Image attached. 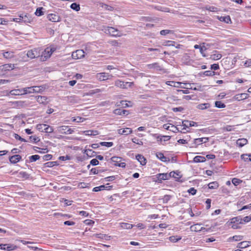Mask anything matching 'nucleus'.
<instances>
[{"label": "nucleus", "mask_w": 251, "mask_h": 251, "mask_svg": "<svg viewBox=\"0 0 251 251\" xmlns=\"http://www.w3.org/2000/svg\"><path fill=\"white\" fill-rule=\"evenodd\" d=\"M136 159L140 163V164L144 166L146 164V159L141 154H137L136 155Z\"/></svg>", "instance_id": "23"}, {"label": "nucleus", "mask_w": 251, "mask_h": 251, "mask_svg": "<svg viewBox=\"0 0 251 251\" xmlns=\"http://www.w3.org/2000/svg\"><path fill=\"white\" fill-rule=\"evenodd\" d=\"M127 83H126V82L120 80H117L115 82V85L116 86L122 89H127Z\"/></svg>", "instance_id": "17"}, {"label": "nucleus", "mask_w": 251, "mask_h": 251, "mask_svg": "<svg viewBox=\"0 0 251 251\" xmlns=\"http://www.w3.org/2000/svg\"><path fill=\"white\" fill-rule=\"evenodd\" d=\"M22 158V157L19 154L13 155L9 158V161L11 163L15 164L19 162Z\"/></svg>", "instance_id": "21"}, {"label": "nucleus", "mask_w": 251, "mask_h": 251, "mask_svg": "<svg viewBox=\"0 0 251 251\" xmlns=\"http://www.w3.org/2000/svg\"><path fill=\"white\" fill-rule=\"evenodd\" d=\"M83 120H84V118H83L82 117H78L77 118L73 117L72 118V120L73 122H77V123L82 122L83 121Z\"/></svg>", "instance_id": "58"}, {"label": "nucleus", "mask_w": 251, "mask_h": 251, "mask_svg": "<svg viewBox=\"0 0 251 251\" xmlns=\"http://www.w3.org/2000/svg\"><path fill=\"white\" fill-rule=\"evenodd\" d=\"M122 158L118 156H113L111 158V161L115 163V166L122 168H125L126 164L125 162H122Z\"/></svg>", "instance_id": "3"}, {"label": "nucleus", "mask_w": 251, "mask_h": 251, "mask_svg": "<svg viewBox=\"0 0 251 251\" xmlns=\"http://www.w3.org/2000/svg\"><path fill=\"white\" fill-rule=\"evenodd\" d=\"M182 124V126H184L182 129L183 130H185L187 127L197 126L198 125L197 123L193 121H189L188 120L183 121Z\"/></svg>", "instance_id": "9"}, {"label": "nucleus", "mask_w": 251, "mask_h": 251, "mask_svg": "<svg viewBox=\"0 0 251 251\" xmlns=\"http://www.w3.org/2000/svg\"><path fill=\"white\" fill-rule=\"evenodd\" d=\"M222 56V55L220 53H215L211 54L210 58L214 60H217L221 59Z\"/></svg>", "instance_id": "39"}, {"label": "nucleus", "mask_w": 251, "mask_h": 251, "mask_svg": "<svg viewBox=\"0 0 251 251\" xmlns=\"http://www.w3.org/2000/svg\"><path fill=\"white\" fill-rule=\"evenodd\" d=\"M68 128V126H61L58 127V132L61 134H64V132H66V130Z\"/></svg>", "instance_id": "45"}, {"label": "nucleus", "mask_w": 251, "mask_h": 251, "mask_svg": "<svg viewBox=\"0 0 251 251\" xmlns=\"http://www.w3.org/2000/svg\"><path fill=\"white\" fill-rule=\"evenodd\" d=\"M208 188L211 189H216L218 187V183L216 181L210 182L208 185Z\"/></svg>", "instance_id": "40"}, {"label": "nucleus", "mask_w": 251, "mask_h": 251, "mask_svg": "<svg viewBox=\"0 0 251 251\" xmlns=\"http://www.w3.org/2000/svg\"><path fill=\"white\" fill-rule=\"evenodd\" d=\"M111 188L112 186L106 187L105 185H100L99 186L95 187L93 189V191L94 192H99L100 191H102L105 189L110 190V188L107 189V188Z\"/></svg>", "instance_id": "28"}, {"label": "nucleus", "mask_w": 251, "mask_h": 251, "mask_svg": "<svg viewBox=\"0 0 251 251\" xmlns=\"http://www.w3.org/2000/svg\"><path fill=\"white\" fill-rule=\"evenodd\" d=\"M112 75H110L108 73H98L96 75L97 78L100 81L108 79L110 78V77Z\"/></svg>", "instance_id": "7"}, {"label": "nucleus", "mask_w": 251, "mask_h": 251, "mask_svg": "<svg viewBox=\"0 0 251 251\" xmlns=\"http://www.w3.org/2000/svg\"><path fill=\"white\" fill-rule=\"evenodd\" d=\"M210 107V104L209 103H204L199 104L197 105V108L201 110H204L209 108Z\"/></svg>", "instance_id": "31"}, {"label": "nucleus", "mask_w": 251, "mask_h": 251, "mask_svg": "<svg viewBox=\"0 0 251 251\" xmlns=\"http://www.w3.org/2000/svg\"><path fill=\"white\" fill-rule=\"evenodd\" d=\"M29 158L30 162H35L40 158V156L39 155H33L29 156Z\"/></svg>", "instance_id": "51"}, {"label": "nucleus", "mask_w": 251, "mask_h": 251, "mask_svg": "<svg viewBox=\"0 0 251 251\" xmlns=\"http://www.w3.org/2000/svg\"><path fill=\"white\" fill-rule=\"evenodd\" d=\"M101 7L105 9H106L108 11H113L114 10V8L110 5H108L107 4H104V3H102L101 4Z\"/></svg>", "instance_id": "52"}, {"label": "nucleus", "mask_w": 251, "mask_h": 251, "mask_svg": "<svg viewBox=\"0 0 251 251\" xmlns=\"http://www.w3.org/2000/svg\"><path fill=\"white\" fill-rule=\"evenodd\" d=\"M181 237L178 236H171L169 237V240L172 242H176L181 239Z\"/></svg>", "instance_id": "44"}, {"label": "nucleus", "mask_w": 251, "mask_h": 251, "mask_svg": "<svg viewBox=\"0 0 251 251\" xmlns=\"http://www.w3.org/2000/svg\"><path fill=\"white\" fill-rule=\"evenodd\" d=\"M218 19L222 22H224L226 23L229 24L231 23V19L229 16H221L218 18Z\"/></svg>", "instance_id": "33"}, {"label": "nucleus", "mask_w": 251, "mask_h": 251, "mask_svg": "<svg viewBox=\"0 0 251 251\" xmlns=\"http://www.w3.org/2000/svg\"><path fill=\"white\" fill-rule=\"evenodd\" d=\"M99 163V162L97 158L93 159L90 161V164H91L93 166H96L98 165Z\"/></svg>", "instance_id": "61"}, {"label": "nucleus", "mask_w": 251, "mask_h": 251, "mask_svg": "<svg viewBox=\"0 0 251 251\" xmlns=\"http://www.w3.org/2000/svg\"><path fill=\"white\" fill-rule=\"evenodd\" d=\"M171 196L170 195H166L162 198L163 202L164 203H166L168 202V201L170 200Z\"/></svg>", "instance_id": "59"}, {"label": "nucleus", "mask_w": 251, "mask_h": 251, "mask_svg": "<svg viewBox=\"0 0 251 251\" xmlns=\"http://www.w3.org/2000/svg\"><path fill=\"white\" fill-rule=\"evenodd\" d=\"M208 140L209 139L207 137L195 139L193 141V144L195 145V146L196 147L198 145L201 144L202 143L207 142L208 141Z\"/></svg>", "instance_id": "13"}, {"label": "nucleus", "mask_w": 251, "mask_h": 251, "mask_svg": "<svg viewBox=\"0 0 251 251\" xmlns=\"http://www.w3.org/2000/svg\"><path fill=\"white\" fill-rule=\"evenodd\" d=\"M100 145L102 146H105L106 147H110L113 145V143L112 142H101L100 143Z\"/></svg>", "instance_id": "49"}, {"label": "nucleus", "mask_w": 251, "mask_h": 251, "mask_svg": "<svg viewBox=\"0 0 251 251\" xmlns=\"http://www.w3.org/2000/svg\"><path fill=\"white\" fill-rule=\"evenodd\" d=\"M85 52L82 50H78L73 52L72 57L74 59H78L84 57Z\"/></svg>", "instance_id": "4"}, {"label": "nucleus", "mask_w": 251, "mask_h": 251, "mask_svg": "<svg viewBox=\"0 0 251 251\" xmlns=\"http://www.w3.org/2000/svg\"><path fill=\"white\" fill-rule=\"evenodd\" d=\"M121 227L124 229H131L133 227V225L126 223H122L120 224Z\"/></svg>", "instance_id": "37"}, {"label": "nucleus", "mask_w": 251, "mask_h": 251, "mask_svg": "<svg viewBox=\"0 0 251 251\" xmlns=\"http://www.w3.org/2000/svg\"><path fill=\"white\" fill-rule=\"evenodd\" d=\"M70 159H71V157L67 155L66 156H61L59 157V159L60 160H62V161L68 160H70Z\"/></svg>", "instance_id": "62"}, {"label": "nucleus", "mask_w": 251, "mask_h": 251, "mask_svg": "<svg viewBox=\"0 0 251 251\" xmlns=\"http://www.w3.org/2000/svg\"><path fill=\"white\" fill-rule=\"evenodd\" d=\"M153 137L156 138L158 141L162 142V141H169L171 137L170 136L166 135H160L158 134H153Z\"/></svg>", "instance_id": "8"}, {"label": "nucleus", "mask_w": 251, "mask_h": 251, "mask_svg": "<svg viewBox=\"0 0 251 251\" xmlns=\"http://www.w3.org/2000/svg\"><path fill=\"white\" fill-rule=\"evenodd\" d=\"M231 224H243L242 217L240 216L232 218L230 220Z\"/></svg>", "instance_id": "24"}, {"label": "nucleus", "mask_w": 251, "mask_h": 251, "mask_svg": "<svg viewBox=\"0 0 251 251\" xmlns=\"http://www.w3.org/2000/svg\"><path fill=\"white\" fill-rule=\"evenodd\" d=\"M17 246L10 244H0V249L11 251L17 249Z\"/></svg>", "instance_id": "6"}, {"label": "nucleus", "mask_w": 251, "mask_h": 251, "mask_svg": "<svg viewBox=\"0 0 251 251\" xmlns=\"http://www.w3.org/2000/svg\"><path fill=\"white\" fill-rule=\"evenodd\" d=\"M83 133L88 136H95L99 134V131L94 130H88L83 131Z\"/></svg>", "instance_id": "29"}, {"label": "nucleus", "mask_w": 251, "mask_h": 251, "mask_svg": "<svg viewBox=\"0 0 251 251\" xmlns=\"http://www.w3.org/2000/svg\"><path fill=\"white\" fill-rule=\"evenodd\" d=\"M132 132V130L130 128H126L124 129H119L118 130V133L120 134L127 135Z\"/></svg>", "instance_id": "16"}, {"label": "nucleus", "mask_w": 251, "mask_h": 251, "mask_svg": "<svg viewBox=\"0 0 251 251\" xmlns=\"http://www.w3.org/2000/svg\"><path fill=\"white\" fill-rule=\"evenodd\" d=\"M51 55V52L49 51V48H47L42 52L41 59H42L43 61L46 60L48 58H50Z\"/></svg>", "instance_id": "11"}, {"label": "nucleus", "mask_w": 251, "mask_h": 251, "mask_svg": "<svg viewBox=\"0 0 251 251\" xmlns=\"http://www.w3.org/2000/svg\"><path fill=\"white\" fill-rule=\"evenodd\" d=\"M206 161V158L202 156H196L194 158L193 161L195 163L204 162Z\"/></svg>", "instance_id": "30"}, {"label": "nucleus", "mask_w": 251, "mask_h": 251, "mask_svg": "<svg viewBox=\"0 0 251 251\" xmlns=\"http://www.w3.org/2000/svg\"><path fill=\"white\" fill-rule=\"evenodd\" d=\"M242 220L243 224L248 223V222L251 221V216H247L243 218H242Z\"/></svg>", "instance_id": "56"}, {"label": "nucleus", "mask_w": 251, "mask_h": 251, "mask_svg": "<svg viewBox=\"0 0 251 251\" xmlns=\"http://www.w3.org/2000/svg\"><path fill=\"white\" fill-rule=\"evenodd\" d=\"M37 101L41 104H46L48 103L47 97L46 96H37L36 97Z\"/></svg>", "instance_id": "19"}, {"label": "nucleus", "mask_w": 251, "mask_h": 251, "mask_svg": "<svg viewBox=\"0 0 251 251\" xmlns=\"http://www.w3.org/2000/svg\"><path fill=\"white\" fill-rule=\"evenodd\" d=\"M127 102L129 103H131V102L130 101H126V100H121L119 103L117 102V105L118 106H121L122 107H131L132 105H128L127 103Z\"/></svg>", "instance_id": "25"}, {"label": "nucleus", "mask_w": 251, "mask_h": 251, "mask_svg": "<svg viewBox=\"0 0 251 251\" xmlns=\"http://www.w3.org/2000/svg\"><path fill=\"white\" fill-rule=\"evenodd\" d=\"M70 7L76 11H78L80 9L79 4L76 3H73L71 4Z\"/></svg>", "instance_id": "43"}, {"label": "nucleus", "mask_w": 251, "mask_h": 251, "mask_svg": "<svg viewBox=\"0 0 251 251\" xmlns=\"http://www.w3.org/2000/svg\"><path fill=\"white\" fill-rule=\"evenodd\" d=\"M243 236L242 235H234L230 237L228 239V241L230 242L231 241H239L243 240Z\"/></svg>", "instance_id": "32"}, {"label": "nucleus", "mask_w": 251, "mask_h": 251, "mask_svg": "<svg viewBox=\"0 0 251 251\" xmlns=\"http://www.w3.org/2000/svg\"><path fill=\"white\" fill-rule=\"evenodd\" d=\"M248 142V140L246 139L242 138V139H239L237 141V144L239 147H243L244 145H245Z\"/></svg>", "instance_id": "34"}, {"label": "nucleus", "mask_w": 251, "mask_h": 251, "mask_svg": "<svg viewBox=\"0 0 251 251\" xmlns=\"http://www.w3.org/2000/svg\"><path fill=\"white\" fill-rule=\"evenodd\" d=\"M26 18V15H25L24 16H20L19 17V18H13V21L15 22H21L23 21V20H24V18Z\"/></svg>", "instance_id": "55"}, {"label": "nucleus", "mask_w": 251, "mask_h": 251, "mask_svg": "<svg viewBox=\"0 0 251 251\" xmlns=\"http://www.w3.org/2000/svg\"><path fill=\"white\" fill-rule=\"evenodd\" d=\"M156 157L163 162H169L170 160L169 158L165 157L163 153L161 152H157L156 153Z\"/></svg>", "instance_id": "27"}, {"label": "nucleus", "mask_w": 251, "mask_h": 251, "mask_svg": "<svg viewBox=\"0 0 251 251\" xmlns=\"http://www.w3.org/2000/svg\"><path fill=\"white\" fill-rule=\"evenodd\" d=\"M47 18L52 22H58L61 21L60 16L56 13H50L48 15Z\"/></svg>", "instance_id": "5"}, {"label": "nucleus", "mask_w": 251, "mask_h": 251, "mask_svg": "<svg viewBox=\"0 0 251 251\" xmlns=\"http://www.w3.org/2000/svg\"><path fill=\"white\" fill-rule=\"evenodd\" d=\"M44 132L48 133H51L53 132V128L52 126L46 125V126L44 128Z\"/></svg>", "instance_id": "41"}, {"label": "nucleus", "mask_w": 251, "mask_h": 251, "mask_svg": "<svg viewBox=\"0 0 251 251\" xmlns=\"http://www.w3.org/2000/svg\"><path fill=\"white\" fill-rule=\"evenodd\" d=\"M40 53L38 49H33L27 51L26 55L30 59H34L40 56Z\"/></svg>", "instance_id": "2"}, {"label": "nucleus", "mask_w": 251, "mask_h": 251, "mask_svg": "<svg viewBox=\"0 0 251 251\" xmlns=\"http://www.w3.org/2000/svg\"><path fill=\"white\" fill-rule=\"evenodd\" d=\"M98 237L99 238H101V239H106V240H108L110 238L109 236H108L107 235H106V234H100L98 235Z\"/></svg>", "instance_id": "64"}, {"label": "nucleus", "mask_w": 251, "mask_h": 251, "mask_svg": "<svg viewBox=\"0 0 251 251\" xmlns=\"http://www.w3.org/2000/svg\"><path fill=\"white\" fill-rule=\"evenodd\" d=\"M43 7H38L37 8L35 14L37 16H41L44 14L43 11Z\"/></svg>", "instance_id": "48"}, {"label": "nucleus", "mask_w": 251, "mask_h": 251, "mask_svg": "<svg viewBox=\"0 0 251 251\" xmlns=\"http://www.w3.org/2000/svg\"><path fill=\"white\" fill-rule=\"evenodd\" d=\"M241 159L243 160L245 162H251V158L249 157L248 155V154H243L241 155Z\"/></svg>", "instance_id": "46"}, {"label": "nucleus", "mask_w": 251, "mask_h": 251, "mask_svg": "<svg viewBox=\"0 0 251 251\" xmlns=\"http://www.w3.org/2000/svg\"><path fill=\"white\" fill-rule=\"evenodd\" d=\"M148 69H154L157 71L163 70V68L159 65L158 63L155 62L152 64H149L147 65Z\"/></svg>", "instance_id": "12"}, {"label": "nucleus", "mask_w": 251, "mask_h": 251, "mask_svg": "<svg viewBox=\"0 0 251 251\" xmlns=\"http://www.w3.org/2000/svg\"><path fill=\"white\" fill-rule=\"evenodd\" d=\"M176 44V42L170 40L165 41L162 43V45L164 46H175Z\"/></svg>", "instance_id": "35"}, {"label": "nucleus", "mask_w": 251, "mask_h": 251, "mask_svg": "<svg viewBox=\"0 0 251 251\" xmlns=\"http://www.w3.org/2000/svg\"><path fill=\"white\" fill-rule=\"evenodd\" d=\"M157 181L159 182H161L163 180L168 179L169 175L167 173L158 174L156 175Z\"/></svg>", "instance_id": "15"}, {"label": "nucleus", "mask_w": 251, "mask_h": 251, "mask_svg": "<svg viewBox=\"0 0 251 251\" xmlns=\"http://www.w3.org/2000/svg\"><path fill=\"white\" fill-rule=\"evenodd\" d=\"M169 175V178L170 177H174L175 178H179V175L178 173H176L175 172H171Z\"/></svg>", "instance_id": "50"}, {"label": "nucleus", "mask_w": 251, "mask_h": 251, "mask_svg": "<svg viewBox=\"0 0 251 251\" xmlns=\"http://www.w3.org/2000/svg\"><path fill=\"white\" fill-rule=\"evenodd\" d=\"M102 30L105 33L109 34L112 36L120 37L122 35L118 29H116L113 27H103V28Z\"/></svg>", "instance_id": "1"}, {"label": "nucleus", "mask_w": 251, "mask_h": 251, "mask_svg": "<svg viewBox=\"0 0 251 251\" xmlns=\"http://www.w3.org/2000/svg\"><path fill=\"white\" fill-rule=\"evenodd\" d=\"M46 126V124H38L36 126L37 129L41 132H44V128Z\"/></svg>", "instance_id": "57"}, {"label": "nucleus", "mask_w": 251, "mask_h": 251, "mask_svg": "<svg viewBox=\"0 0 251 251\" xmlns=\"http://www.w3.org/2000/svg\"><path fill=\"white\" fill-rule=\"evenodd\" d=\"M23 89H24L23 91H25V92H24L25 95L33 93L32 91L33 90V87H25V88H23Z\"/></svg>", "instance_id": "42"}, {"label": "nucleus", "mask_w": 251, "mask_h": 251, "mask_svg": "<svg viewBox=\"0 0 251 251\" xmlns=\"http://www.w3.org/2000/svg\"><path fill=\"white\" fill-rule=\"evenodd\" d=\"M15 68V65L13 64H6L0 66V70L3 72L12 70Z\"/></svg>", "instance_id": "10"}, {"label": "nucleus", "mask_w": 251, "mask_h": 251, "mask_svg": "<svg viewBox=\"0 0 251 251\" xmlns=\"http://www.w3.org/2000/svg\"><path fill=\"white\" fill-rule=\"evenodd\" d=\"M23 90H24L23 88H20V89H13L10 91L9 94L11 95H13V96L23 95H25V94H24L25 91H24Z\"/></svg>", "instance_id": "14"}, {"label": "nucleus", "mask_w": 251, "mask_h": 251, "mask_svg": "<svg viewBox=\"0 0 251 251\" xmlns=\"http://www.w3.org/2000/svg\"><path fill=\"white\" fill-rule=\"evenodd\" d=\"M187 191L189 194H191L192 195H194L196 194L197 190L194 188L192 187L188 189Z\"/></svg>", "instance_id": "63"}, {"label": "nucleus", "mask_w": 251, "mask_h": 251, "mask_svg": "<svg viewBox=\"0 0 251 251\" xmlns=\"http://www.w3.org/2000/svg\"><path fill=\"white\" fill-rule=\"evenodd\" d=\"M173 31L172 30L164 29L160 31V33L161 35H166L168 34L173 33Z\"/></svg>", "instance_id": "54"}, {"label": "nucleus", "mask_w": 251, "mask_h": 251, "mask_svg": "<svg viewBox=\"0 0 251 251\" xmlns=\"http://www.w3.org/2000/svg\"><path fill=\"white\" fill-rule=\"evenodd\" d=\"M205 76H213L215 75V72L211 71H206L203 73Z\"/></svg>", "instance_id": "53"}, {"label": "nucleus", "mask_w": 251, "mask_h": 251, "mask_svg": "<svg viewBox=\"0 0 251 251\" xmlns=\"http://www.w3.org/2000/svg\"><path fill=\"white\" fill-rule=\"evenodd\" d=\"M181 83V82H176L174 81H168L166 82V84H167L168 85L176 87H178L179 85Z\"/></svg>", "instance_id": "36"}, {"label": "nucleus", "mask_w": 251, "mask_h": 251, "mask_svg": "<svg viewBox=\"0 0 251 251\" xmlns=\"http://www.w3.org/2000/svg\"><path fill=\"white\" fill-rule=\"evenodd\" d=\"M250 241H243L238 244L237 248L239 249H244L250 246Z\"/></svg>", "instance_id": "26"}, {"label": "nucleus", "mask_w": 251, "mask_h": 251, "mask_svg": "<svg viewBox=\"0 0 251 251\" xmlns=\"http://www.w3.org/2000/svg\"><path fill=\"white\" fill-rule=\"evenodd\" d=\"M14 137L17 140H19L21 141V142H26V140L25 139L22 138L20 135H19L17 134H15Z\"/></svg>", "instance_id": "60"}, {"label": "nucleus", "mask_w": 251, "mask_h": 251, "mask_svg": "<svg viewBox=\"0 0 251 251\" xmlns=\"http://www.w3.org/2000/svg\"><path fill=\"white\" fill-rule=\"evenodd\" d=\"M113 113L118 115H127L129 114L128 111L120 108L115 109Z\"/></svg>", "instance_id": "18"}, {"label": "nucleus", "mask_w": 251, "mask_h": 251, "mask_svg": "<svg viewBox=\"0 0 251 251\" xmlns=\"http://www.w3.org/2000/svg\"><path fill=\"white\" fill-rule=\"evenodd\" d=\"M215 105L216 107L219 108H225L226 107V105L221 101H215Z\"/></svg>", "instance_id": "47"}, {"label": "nucleus", "mask_w": 251, "mask_h": 251, "mask_svg": "<svg viewBox=\"0 0 251 251\" xmlns=\"http://www.w3.org/2000/svg\"><path fill=\"white\" fill-rule=\"evenodd\" d=\"M33 87V93H41L44 89V87L42 86H32Z\"/></svg>", "instance_id": "38"}, {"label": "nucleus", "mask_w": 251, "mask_h": 251, "mask_svg": "<svg viewBox=\"0 0 251 251\" xmlns=\"http://www.w3.org/2000/svg\"><path fill=\"white\" fill-rule=\"evenodd\" d=\"M200 226L201 224H195L190 227L191 230L192 231L198 232L205 229L204 227H200Z\"/></svg>", "instance_id": "20"}, {"label": "nucleus", "mask_w": 251, "mask_h": 251, "mask_svg": "<svg viewBox=\"0 0 251 251\" xmlns=\"http://www.w3.org/2000/svg\"><path fill=\"white\" fill-rule=\"evenodd\" d=\"M163 126L164 129L172 131L174 132H176L177 131H178V128L176 126H175L173 125H172L171 126H170V125H169V124H165L163 125Z\"/></svg>", "instance_id": "22"}]
</instances>
